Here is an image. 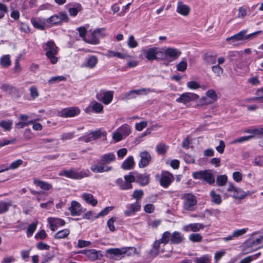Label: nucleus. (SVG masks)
<instances>
[{
    "label": "nucleus",
    "mask_w": 263,
    "mask_h": 263,
    "mask_svg": "<svg viewBox=\"0 0 263 263\" xmlns=\"http://www.w3.org/2000/svg\"><path fill=\"white\" fill-rule=\"evenodd\" d=\"M115 155L111 153L104 154L101 157L99 164H93L91 166V170L96 173L108 172L112 170L111 166L105 164L110 163L115 160Z\"/></svg>",
    "instance_id": "1"
},
{
    "label": "nucleus",
    "mask_w": 263,
    "mask_h": 263,
    "mask_svg": "<svg viewBox=\"0 0 263 263\" xmlns=\"http://www.w3.org/2000/svg\"><path fill=\"white\" fill-rule=\"evenodd\" d=\"M170 234L167 232H164L161 239L156 240L152 246V248L148 252V255L151 257H155L160 253H163L164 250L161 247V245L163 246L166 245L168 242V238Z\"/></svg>",
    "instance_id": "2"
},
{
    "label": "nucleus",
    "mask_w": 263,
    "mask_h": 263,
    "mask_svg": "<svg viewBox=\"0 0 263 263\" xmlns=\"http://www.w3.org/2000/svg\"><path fill=\"white\" fill-rule=\"evenodd\" d=\"M261 32V31H257L256 32L246 35L247 30H243L235 34L234 35L227 38L226 41L227 42H230V44L232 45H238L239 44L238 42L239 41L253 38L255 37L257 34L260 33Z\"/></svg>",
    "instance_id": "3"
},
{
    "label": "nucleus",
    "mask_w": 263,
    "mask_h": 263,
    "mask_svg": "<svg viewBox=\"0 0 263 263\" xmlns=\"http://www.w3.org/2000/svg\"><path fill=\"white\" fill-rule=\"evenodd\" d=\"M59 175L60 176H65L67 178L72 179L80 180L83 178L88 177L89 175V171L88 170H83L78 172L74 168H70L69 170H63L61 171Z\"/></svg>",
    "instance_id": "4"
},
{
    "label": "nucleus",
    "mask_w": 263,
    "mask_h": 263,
    "mask_svg": "<svg viewBox=\"0 0 263 263\" xmlns=\"http://www.w3.org/2000/svg\"><path fill=\"white\" fill-rule=\"evenodd\" d=\"M106 253L110 255L111 257L122 255L123 256H130L135 254H138L135 247H125L119 248H111L106 250Z\"/></svg>",
    "instance_id": "5"
},
{
    "label": "nucleus",
    "mask_w": 263,
    "mask_h": 263,
    "mask_svg": "<svg viewBox=\"0 0 263 263\" xmlns=\"http://www.w3.org/2000/svg\"><path fill=\"white\" fill-rule=\"evenodd\" d=\"M44 50L46 51V55L50 59L52 64H55L58 58L55 57L58 53V48L53 41H50L46 43Z\"/></svg>",
    "instance_id": "6"
},
{
    "label": "nucleus",
    "mask_w": 263,
    "mask_h": 263,
    "mask_svg": "<svg viewBox=\"0 0 263 263\" xmlns=\"http://www.w3.org/2000/svg\"><path fill=\"white\" fill-rule=\"evenodd\" d=\"M193 177L196 179H203L210 184H213L215 181L213 174L206 170L195 172Z\"/></svg>",
    "instance_id": "7"
},
{
    "label": "nucleus",
    "mask_w": 263,
    "mask_h": 263,
    "mask_svg": "<svg viewBox=\"0 0 263 263\" xmlns=\"http://www.w3.org/2000/svg\"><path fill=\"white\" fill-rule=\"evenodd\" d=\"M182 199L183 209L187 211H192L197 202L195 196L192 194L186 193L183 195Z\"/></svg>",
    "instance_id": "8"
},
{
    "label": "nucleus",
    "mask_w": 263,
    "mask_h": 263,
    "mask_svg": "<svg viewBox=\"0 0 263 263\" xmlns=\"http://www.w3.org/2000/svg\"><path fill=\"white\" fill-rule=\"evenodd\" d=\"M154 91L151 88H142L138 90H132L129 92L125 93L122 96V100L127 101L128 100L134 99L137 96L146 95L150 92H154Z\"/></svg>",
    "instance_id": "9"
},
{
    "label": "nucleus",
    "mask_w": 263,
    "mask_h": 263,
    "mask_svg": "<svg viewBox=\"0 0 263 263\" xmlns=\"http://www.w3.org/2000/svg\"><path fill=\"white\" fill-rule=\"evenodd\" d=\"M227 191L231 193L230 196L235 199H242L247 195L242 190L235 187L232 183H229Z\"/></svg>",
    "instance_id": "10"
},
{
    "label": "nucleus",
    "mask_w": 263,
    "mask_h": 263,
    "mask_svg": "<svg viewBox=\"0 0 263 263\" xmlns=\"http://www.w3.org/2000/svg\"><path fill=\"white\" fill-rule=\"evenodd\" d=\"M198 98L199 96L197 94L191 92H185L177 98L176 101L179 103L186 104V103L196 100Z\"/></svg>",
    "instance_id": "11"
},
{
    "label": "nucleus",
    "mask_w": 263,
    "mask_h": 263,
    "mask_svg": "<svg viewBox=\"0 0 263 263\" xmlns=\"http://www.w3.org/2000/svg\"><path fill=\"white\" fill-rule=\"evenodd\" d=\"M68 20V17L67 14L64 13H61L60 15H54L51 16L46 20V22L51 25H54L58 24L62 21L67 22Z\"/></svg>",
    "instance_id": "12"
},
{
    "label": "nucleus",
    "mask_w": 263,
    "mask_h": 263,
    "mask_svg": "<svg viewBox=\"0 0 263 263\" xmlns=\"http://www.w3.org/2000/svg\"><path fill=\"white\" fill-rule=\"evenodd\" d=\"M173 175L168 172H164L161 174L160 183L164 187H168L174 180Z\"/></svg>",
    "instance_id": "13"
},
{
    "label": "nucleus",
    "mask_w": 263,
    "mask_h": 263,
    "mask_svg": "<svg viewBox=\"0 0 263 263\" xmlns=\"http://www.w3.org/2000/svg\"><path fill=\"white\" fill-rule=\"evenodd\" d=\"M113 91H108L100 92L97 95V98L102 101L104 104L107 105L109 104L113 98Z\"/></svg>",
    "instance_id": "14"
},
{
    "label": "nucleus",
    "mask_w": 263,
    "mask_h": 263,
    "mask_svg": "<svg viewBox=\"0 0 263 263\" xmlns=\"http://www.w3.org/2000/svg\"><path fill=\"white\" fill-rule=\"evenodd\" d=\"M170 234L168 238V241L170 240L171 243L172 245H178L184 240V237L181 233L178 231H174L173 233L171 234L169 231H165Z\"/></svg>",
    "instance_id": "15"
},
{
    "label": "nucleus",
    "mask_w": 263,
    "mask_h": 263,
    "mask_svg": "<svg viewBox=\"0 0 263 263\" xmlns=\"http://www.w3.org/2000/svg\"><path fill=\"white\" fill-rule=\"evenodd\" d=\"M139 156L141 159L138 165L140 168H143L147 166L152 160L150 154L146 151L141 152L139 154Z\"/></svg>",
    "instance_id": "16"
},
{
    "label": "nucleus",
    "mask_w": 263,
    "mask_h": 263,
    "mask_svg": "<svg viewBox=\"0 0 263 263\" xmlns=\"http://www.w3.org/2000/svg\"><path fill=\"white\" fill-rule=\"evenodd\" d=\"M80 110L78 107H70L63 109L61 111V116L63 117H72L79 115Z\"/></svg>",
    "instance_id": "17"
},
{
    "label": "nucleus",
    "mask_w": 263,
    "mask_h": 263,
    "mask_svg": "<svg viewBox=\"0 0 263 263\" xmlns=\"http://www.w3.org/2000/svg\"><path fill=\"white\" fill-rule=\"evenodd\" d=\"M2 90L15 97H20L19 90L14 86L7 83L3 84L1 86Z\"/></svg>",
    "instance_id": "18"
},
{
    "label": "nucleus",
    "mask_w": 263,
    "mask_h": 263,
    "mask_svg": "<svg viewBox=\"0 0 263 263\" xmlns=\"http://www.w3.org/2000/svg\"><path fill=\"white\" fill-rule=\"evenodd\" d=\"M206 96L210 98L209 100L206 98L203 97L201 100V105H207L214 102L217 99V95L215 91L213 90H208L206 93Z\"/></svg>",
    "instance_id": "19"
},
{
    "label": "nucleus",
    "mask_w": 263,
    "mask_h": 263,
    "mask_svg": "<svg viewBox=\"0 0 263 263\" xmlns=\"http://www.w3.org/2000/svg\"><path fill=\"white\" fill-rule=\"evenodd\" d=\"M140 209L141 205L140 202H136L128 206L127 209L124 212V215L127 217L133 215L136 212L139 211Z\"/></svg>",
    "instance_id": "20"
},
{
    "label": "nucleus",
    "mask_w": 263,
    "mask_h": 263,
    "mask_svg": "<svg viewBox=\"0 0 263 263\" xmlns=\"http://www.w3.org/2000/svg\"><path fill=\"white\" fill-rule=\"evenodd\" d=\"M166 58H168L171 61L176 60L181 54V52L177 49L167 48L165 49Z\"/></svg>",
    "instance_id": "21"
},
{
    "label": "nucleus",
    "mask_w": 263,
    "mask_h": 263,
    "mask_svg": "<svg viewBox=\"0 0 263 263\" xmlns=\"http://www.w3.org/2000/svg\"><path fill=\"white\" fill-rule=\"evenodd\" d=\"M69 210L72 216L79 215L82 212L81 205L77 201H72L71 206L69 208Z\"/></svg>",
    "instance_id": "22"
},
{
    "label": "nucleus",
    "mask_w": 263,
    "mask_h": 263,
    "mask_svg": "<svg viewBox=\"0 0 263 263\" xmlns=\"http://www.w3.org/2000/svg\"><path fill=\"white\" fill-rule=\"evenodd\" d=\"M157 47L150 48L147 50L143 49L142 50L143 53L145 54V58L148 61H153L156 59V51Z\"/></svg>",
    "instance_id": "23"
},
{
    "label": "nucleus",
    "mask_w": 263,
    "mask_h": 263,
    "mask_svg": "<svg viewBox=\"0 0 263 263\" xmlns=\"http://www.w3.org/2000/svg\"><path fill=\"white\" fill-rule=\"evenodd\" d=\"M177 12L182 15L187 16L190 12V8L182 2H179L177 4Z\"/></svg>",
    "instance_id": "24"
},
{
    "label": "nucleus",
    "mask_w": 263,
    "mask_h": 263,
    "mask_svg": "<svg viewBox=\"0 0 263 263\" xmlns=\"http://www.w3.org/2000/svg\"><path fill=\"white\" fill-rule=\"evenodd\" d=\"M82 197L87 203L90 204L92 206L96 205L98 203L97 200L93 198L91 194L84 193L82 195Z\"/></svg>",
    "instance_id": "25"
},
{
    "label": "nucleus",
    "mask_w": 263,
    "mask_h": 263,
    "mask_svg": "<svg viewBox=\"0 0 263 263\" xmlns=\"http://www.w3.org/2000/svg\"><path fill=\"white\" fill-rule=\"evenodd\" d=\"M263 242V235L259 238L255 239H251L248 240L245 244L244 246L249 248L253 247L255 245H259Z\"/></svg>",
    "instance_id": "26"
},
{
    "label": "nucleus",
    "mask_w": 263,
    "mask_h": 263,
    "mask_svg": "<svg viewBox=\"0 0 263 263\" xmlns=\"http://www.w3.org/2000/svg\"><path fill=\"white\" fill-rule=\"evenodd\" d=\"M134 164L135 162L134 161L133 157L129 156L123 161L122 164V167L124 170H129L133 168Z\"/></svg>",
    "instance_id": "27"
},
{
    "label": "nucleus",
    "mask_w": 263,
    "mask_h": 263,
    "mask_svg": "<svg viewBox=\"0 0 263 263\" xmlns=\"http://www.w3.org/2000/svg\"><path fill=\"white\" fill-rule=\"evenodd\" d=\"M98 62V58L95 55H91L87 59L85 65L86 67L91 69L96 66Z\"/></svg>",
    "instance_id": "28"
},
{
    "label": "nucleus",
    "mask_w": 263,
    "mask_h": 263,
    "mask_svg": "<svg viewBox=\"0 0 263 263\" xmlns=\"http://www.w3.org/2000/svg\"><path fill=\"white\" fill-rule=\"evenodd\" d=\"M33 182L35 185L45 191H48L52 188V185L47 182L34 179Z\"/></svg>",
    "instance_id": "29"
},
{
    "label": "nucleus",
    "mask_w": 263,
    "mask_h": 263,
    "mask_svg": "<svg viewBox=\"0 0 263 263\" xmlns=\"http://www.w3.org/2000/svg\"><path fill=\"white\" fill-rule=\"evenodd\" d=\"M136 178L137 182L141 185H146L149 183V178L147 175L140 174L136 176Z\"/></svg>",
    "instance_id": "30"
},
{
    "label": "nucleus",
    "mask_w": 263,
    "mask_h": 263,
    "mask_svg": "<svg viewBox=\"0 0 263 263\" xmlns=\"http://www.w3.org/2000/svg\"><path fill=\"white\" fill-rule=\"evenodd\" d=\"M116 183L119 186L121 190H129L133 187L132 184L127 182L125 180L119 178L116 180Z\"/></svg>",
    "instance_id": "31"
},
{
    "label": "nucleus",
    "mask_w": 263,
    "mask_h": 263,
    "mask_svg": "<svg viewBox=\"0 0 263 263\" xmlns=\"http://www.w3.org/2000/svg\"><path fill=\"white\" fill-rule=\"evenodd\" d=\"M216 55L207 53L204 54L203 60L206 64L212 65L216 63Z\"/></svg>",
    "instance_id": "32"
},
{
    "label": "nucleus",
    "mask_w": 263,
    "mask_h": 263,
    "mask_svg": "<svg viewBox=\"0 0 263 263\" xmlns=\"http://www.w3.org/2000/svg\"><path fill=\"white\" fill-rule=\"evenodd\" d=\"M84 41L86 43L96 45L99 44V40L96 34L93 32L90 35L84 39Z\"/></svg>",
    "instance_id": "33"
},
{
    "label": "nucleus",
    "mask_w": 263,
    "mask_h": 263,
    "mask_svg": "<svg viewBox=\"0 0 263 263\" xmlns=\"http://www.w3.org/2000/svg\"><path fill=\"white\" fill-rule=\"evenodd\" d=\"M242 54V51H230L228 55V58L231 61H237L241 58Z\"/></svg>",
    "instance_id": "34"
},
{
    "label": "nucleus",
    "mask_w": 263,
    "mask_h": 263,
    "mask_svg": "<svg viewBox=\"0 0 263 263\" xmlns=\"http://www.w3.org/2000/svg\"><path fill=\"white\" fill-rule=\"evenodd\" d=\"M90 134L91 135L92 139H93V140L101 138L102 137H106V132L102 131L101 129L91 132H90Z\"/></svg>",
    "instance_id": "35"
},
{
    "label": "nucleus",
    "mask_w": 263,
    "mask_h": 263,
    "mask_svg": "<svg viewBox=\"0 0 263 263\" xmlns=\"http://www.w3.org/2000/svg\"><path fill=\"white\" fill-rule=\"evenodd\" d=\"M211 197V201L215 204H220L221 202V198L219 194H217L214 191H212L210 194Z\"/></svg>",
    "instance_id": "36"
},
{
    "label": "nucleus",
    "mask_w": 263,
    "mask_h": 263,
    "mask_svg": "<svg viewBox=\"0 0 263 263\" xmlns=\"http://www.w3.org/2000/svg\"><path fill=\"white\" fill-rule=\"evenodd\" d=\"M31 22L33 26L39 29L44 30L45 22L42 21L41 20H35V18H32Z\"/></svg>",
    "instance_id": "37"
},
{
    "label": "nucleus",
    "mask_w": 263,
    "mask_h": 263,
    "mask_svg": "<svg viewBox=\"0 0 263 263\" xmlns=\"http://www.w3.org/2000/svg\"><path fill=\"white\" fill-rule=\"evenodd\" d=\"M0 63L3 67H8L11 65L10 55L9 54H7L1 57L0 59Z\"/></svg>",
    "instance_id": "38"
},
{
    "label": "nucleus",
    "mask_w": 263,
    "mask_h": 263,
    "mask_svg": "<svg viewBox=\"0 0 263 263\" xmlns=\"http://www.w3.org/2000/svg\"><path fill=\"white\" fill-rule=\"evenodd\" d=\"M69 234L68 229H64L58 231L54 235V238L58 239L66 238Z\"/></svg>",
    "instance_id": "39"
},
{
    "label": "nucleus",
    "mask_w": 263,
    "mask_h": 263,
    "mask_svg": "<svg viewBox=\"0 0 263 263\" xmlns=\"http://www.w3.org/2000/svg\"><path fill=\"white\" fill-rule=\"evenodd\" d=\"M196 263H211V257L208 255H204L195 259Z\"/></svg>",
    "instance_id": "40"
},
{
    "label": "nucleus",
    "mask_w": 263,
    "mask_h": 263,
    "mask_svg": "<svg viewBox=\"0 0 263 263\" xmlns=\"http://www.w3.org/2000/svg\"><path fill=\"white\" fill-rule=\"evenodd\" d=\"M118 130L125 137L128 136L130 133V126L126 124L123 125Z\"/></svg>",
    "instance_id": "41"
},
{
    "label": "nucleus",
    "mask_w": 263,
    "mask_h": 263,
    "mask_svg": "<svg viewBox=\"0 0 263 263\" xmlns=\"http://www.w3.org/2000/svg\"><path fill=\"white\" fill-rule=\"evenodd\" d=\"M12 206V202L0 201V214L8 211L9 207Z\"/></svg>",
    "instance_id": "42"
},
{
    "label": "nucleus",
    "mask_w": 263,
    "mask_h": 263,
    "mask_svg": "<svg viewBox=\"0 0 263 263\" xmlns=\"http://www.w3.org/2000/svg\"><path fill=\"white\" fill-rule=\"evenodd\" d=\"M13 122L11 120H3L0 122V126L6 130H10L12 128Z\"/></svg>",
    "instance_id": "43"
},
{
    "label": "nucleus",
    "mask_w": 263,
    "mask_h": 263,
    "mask_svg": "<svg viewBox=\"0 0 263 263\" xmlns=\"http://www.w3.org/2000/svg\"><path fill=\"white\" fill-rule=\"evenodd\" d=\"M156 60H162L166 59L165 50L163 51L162 49L157 48L156 54Z\"/></svg>",
    "instance_id": "44"
},
{
    "label": "nucleus",
    "mask_w": 263,
    "mask_h": 263,
    "mask_svg": "<svg viewBox=\"0 0 263 263\" xmlns=\"http://www.w3.org/2000/svg\"><path fill=\"white\" fill-rule=\"evenodd\" d=\"M189 239L192 242H198L202 240V237L198 233H193L189 236Z\"/></svg>",
    "instance_id": "45"
},
{
    "label": "nucleus",
    "mask_w": 263,
    "mask_h": 263,
    "mask_svg": "<svg viewBox=\"0 0 263 263\" xmlns=\"http://www.w3.org/2000/svg\"><path fill=\"white\" fill-rule=\"evenodd\" d=\"M37 225V221H36V222L31 223L29 226V227L27 230V235L28 237L31 236L33 234V233L34 232V231H35V230L36 229Z\"/></svg>",
    "instance_id": "46"
},
{
    "label": "nucleus",
    "mask_w": 263,
    "mask_h": 263,
    "mask_svg": "<svg viewBox=\"0 0 263 263\" xmlns=\"http://www.w3.org/2000/svg\"><path fill=\"white\" fill-rule=\"evenodd\" d=\"M190 226L191 231L193 232H198L205 227L203 224L198 223L190 224Z\"/></svg>",
    "instance_id": "47"
},
{
    "label": "nucleus",
    "mask_w": 263,
    "mask_h": 263,
    "mask_svg": "<svg viewBox=\"0 0 263 263\" xmlns=\"http://www.w3.org/2000/svg\"><path fill=\"white\" fill-rule=\"evenodd\" d=\"M37 120H32L27 122H20L15 124V128H23L25 126H28L30 124L34 123Z\"/></svg>",
    "instance_id": "48"
},
{
    "label": "nucleus",
    "mask_w": 263,
    "mask_h": 263,
    "mask_svg": "<svg viewBox=\"0 0 263 263\" xmlns=\"http://www.w3.org/2000/svg\"><path fill=\"white\" fill-rule=\"evenodd\" d=\"M66 80V78L64 76H55L50 78L48 81V83L49 84H52L61 81H64Z\"/></svg>",
    "instance_id": "49"
},
{
    "label": "nucleus",
    "mask_w": 263,
    "mask_h": 263,
    "mask_svg": "<svg viewBox=\"0 0 263 263\" xmlns=\"http://www.w3.org/2000/svg\"><path fill=\"white\" fill-rule=\"evenodd\" d=\"M212 70L213 72L218 77H220L223 72L222 68L219 66V64L213 66L212 67Z\"/></svg>",
    "instance_id": "50"
},
{
    "label": "nucleus",
    "mask_w": 263,
    "mask_h": 263,
    "mask_svg": "<svg viewBox=\"0 0 263 263\" xmlns=\"http://www.w3.org/2000/svg\"><path fill=\"white\" fill-rule=\"evenodd\" d=\"M227 181V177L226 175L218 176L216 179V182L219 186H223Z\"/></svg>",
    "instance_id": "51"
},
{
    "label": "nucleus",
    "mask_w": 263,
    "mask_h": 263,
    "mask_svg": "<svg viewBox=\"0 0 263 263\" xmlns=\"http://www.w3.org/2000/svg\"><path fill=\"white\" fill-rule=\"evenodd\" d=\"M167 146L163 144L160 143L157 145L156 151L159 154L164 155L166 153Z\"/></svg>",
    "instance_id": "52"
},
{
    "label": "nucleus",
    "mask_w": 263,
    "mask_h": 263,
    "mask_svg": "<svg viewBox=\"0 0 263 263\" xmlns=\"http://www.w3.org/2000/svg\"><path fill=\"white\" fill-rule=\"evenodd\" d=\"M254 138L253 135H251L249 136H245L241 137H240L236 140H235L232 143H242L243 142L247 141L248 140H249L252 138Z\"/></svg>",
    "instance_id": "53"
},
{
    "label": "nucleus",
    "mask_w": 263,
    "mask_h": 263,
    "mask_svg": "<svg viewBox=\"0 0 263 263\" xmlns=\"http://www.w3.org/2000/svg\"><path fill=\"white\" fill-rule=\"evenodd\" d=\"M263 132V128H258L255 129H247L245 131L246 133H250L252 135L258 136L260 133Z\"/></svg>",
    "instance_id": "54"
},
{
    "label": "nucleus",
    "mask_w": 263,
    "mask_h": 263,
    "mask_svg": "<svg viewBox=\"0 0 263 263\" xmlns=\"http://www.w3.org/2000/svg\"><path fill=\"white\" fill-rule=\"evenodd\" d=\"M127 44L128 47L130 48H135L138 46V43L135 40V38L133 35H130L129 37Z\"/></svg>",
    "instance_id": "55"
},
{
    "label": "nucleus",
    "mask_w": 263,
    "mask_h": 263,
    "mask_svg": "<svg viewBox=\"0 0 263 263\" xmlns=\"http://www.w3.org/2000/svg\"><path fill=\"white\" fill-rule=\"evenodd\" d=\"M23 160L21 159H18L13 162H12L10 165L8 167L9 170L12 169L14 170L20 166L23 163Z\"/></svg>",
    "instance_id": "56"
},
{
    "label": "nucleus",
    "mask_w": 263,
    "mask_h": 263,
    "mask_svg": "<svg viewBox=\"0 0 263 263\" xmlns=\"http://www.w3.org/2000/svg\"><path fill=\"white\" fill-rule=\"evenodd\" d=\"M187 68V62L186 60H183L177 65V70L180 71H184Z\"/></svg>",
    "instance_id": "57"
},
{
    "label": "nucleus",
    "mask_w": 263,
    "mask_h": 263,
    "mask_svg": "<svg viewBox=\"0 0 263 263\" xmlns=\"http://www.w3.org/2000/svg\"><path fill=\"white\" fill-rule=\"evenodd\" d=\"M143 192L142 190H135L133 193V197L136 199V201H139V200L142 197Z\"/></svg>",
    "instance_id": "58"
},
{
    "label": "nucleus",
    "mask_w": 263,
    "mask_h": 263,
    "mask_svg": "<svg viewBox=\"0 0 263 263\" xmlns=\"http://www.w3.org/2000/svg\"><path fill=\"white\" fill-rule=\"evenodd\" d=\"M247 230V228H244L240 230H236L234 231L233 233H234V235L235 236L236 238H237L246 233Z\"/></svg>",
    "instance_id": "59"
},
{
    "label": "nucleus",
    "mask_w": 263,
    "mask_h": 263,
    "mask_svg": "<svg viewBox=\"0 0 263 263\" xmlns=\"http://www.w3.org/2000/svg\"><path fill=\"white\" fill-rule=\"evenodd\" d=\"M112 209H113V207L107 206V207L105 208L104 210H103L101 212H100L97 215V216H95V218H98L100 216H104L107 215Z\"/></svg>",
    "instance_id": "60"
},
{
    "label": "nucleus",
    "mask_w": 263,
    "mask_h": 263,
    "mask_svg": "<svg viewBox=\"0 0 263 263\" xmlns=\"http://www.w3.org/2000/svg\"><path fill=\"white\" fill-rule=\"evenodd\" d=\"M186 85L189 88L192 89H196L200 87L198 83L194 81L188 82Z\"/></svg>",
    "instance_id": "61"
},
{
    "label": "nucleus",
    "mask_w": 263,
    "mask_h": 263,
    "mask_svg": "<svg viewBox=\"0 0 263 263\" xmlns=\"http://www.w3.org/2000/svg\"><path fill=\"white\" fill-rule=\"evenodd\" d=\"M7 12L8 9L6 5L0 3V20L4 17L5 13Z\"/></svg>",
    "instance_id": "62"
},
{
    "label": "nucleus",
    "mask_w": 263,
    "mask_h": 263,
    "mask_svg": "<svg viewBox=\"0 0 263 263\" xmlns=\"http://www.w3.org/2000/svg\"><path fill=\"white\" fill-rule=\"evenodd\" d=\"M103 105L98 102L95 103L92 105V109L96 112H100L103 110Z\"/></svg>",
    "instance_id": "63"
},
{
    "label": "nucleus",
    "mask_w": 263,
    "mask_h": 263,
    "mask_svg": "<svg viewBox=\"0 0 263 263\" xmlns=\"http://www.w3.org/2000/svg\"><path fill=\"white\" fill-rule=\"evenodd\" d=\"M30 96L33 99H35L39 96V92L37 88L35 86H32L29 89Z\"/></svg>",
    "instance_id": "64"
}]
</instances>
